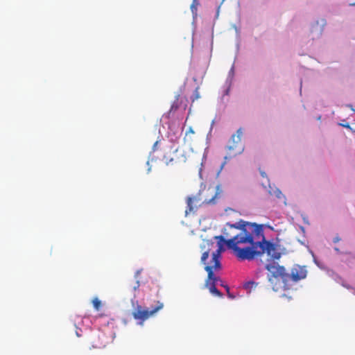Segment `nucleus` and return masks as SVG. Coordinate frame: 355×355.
<instances>
[{"instance_id":"nucleus-12","label":"nucleus","mask_w":355,"mask_h":355,"mask_svg":"<svg viewBox=\"0 0 355 355\" xmlns=\"http://www.w3.org/2000/svg\"><path fill=\"white\" fill-rule=\"evenodd\" d=\"M274 194L279 199H281L282 198H284V196L283 195L282 191L278 189H277L274 191Z\"/></svg>"},{"instance_id":"nucleus-15","label":"nucleus","mask_w":355,"mask_h":355,"mask_svg":"<svg viewBox=\"0 0 355 355\" xmlns=\"http://www.w3.org/2000/svg\"><path fill=\"white\" fill-rule=\"evenodd\" d=\"M158 143H159V141H155V143L154 144V145H153V150H155L157 149V147Z\"/></svg>"},{"instance_id":"nucleus-5","label":"nucleus","mask_w":355,"mask_h":355,"mask_svg":"<svg viewBox=\"0 0 355 355\" xmlns=\"http://www.w3.org/2000/svg\"><path fill=\"white\" fill-rule=\"evenodd\" d=\"M242 135L243 130L241 128L236 131V135H233L231 137L230 144L227 146V148L230 151H234L232 153L233 155L241 153L243 150V148L241 144Z\"/></svg>"},{"instance_id":"nucleus-17","label":"nucleus","mask_w":355,"mask_h":355,"mask_svg":"<svg viewBox=\"0 0 355 355\" xmlns=\"http://www.w3.org/2000/svg\"><path fill=\"white\" fill-rule=\"evenodd\" d=\"M139 286V282L137 281L136 285L134 286V289L136 290Z\"/></svg>"},{"instance_id":"nucleus-10","label":"nucleus","mask_w":355,"mask_h":355,"mask_svg":"<svg viewBox=\"0 0 355 355\" xmlns=\"http://www.w3.org/2000/svg\"><path fill=\"white\" fill-rule=\"evenodd\" d=\"M257 286V284L254 282H248L244 284V288L245 289L251 290L252 288H255Z\"/></svg>"},{"instance_id":"nucleus-11","label":"nucleus","mask_w":355,"mask_h":355,"mask_svg":"<svg viewBox=\"0 0 355 355\" xmlns=\"http://www.w3.org/2000/svg\"><path fill=\"white\" fill-rule=\"evenodd\" d=\"M209 251L207 250V251L204 252L201 257L202 263L206 264L207 259L209 258Z\"/></svg>"},{"instance_id":"nucleus-14","label":"nucleus","mask_w":355,"mask_h":355,"mask_svg":"<svg viewBox=\"0 0 355 355\" xmlns=\"http://www.w3.org/2000/svg\"><path fill=\"white\" fill-rule=\"evenodd\" d=\"M341 125L345 127V128H346L352 130L351 126L348 123H347V124H341Z\"/></svg>"},{"instance_id":"nucleus-8","label":"nucleus","mask_w":355,"mask_h":355,"mask_svg":"<svg viewBox=\"0 0 355 355\" xmlns=\"http://www.w3.org/2000/svg\"><path fill=\"white\" fill-rule=\"evenodd\" d=\"M195 134V132L192 127H189L185 133V136L184 137V142H192L193 141V136Z\"/></svg>"},{"instance_id":"nucleus-2","label":"nucleus","mask_w":355,"mask_h":355,"mask_svg":"<svg viewBox=\"0 0 355 355\" xmlns=\"http://www.w3.org/2000/svg\"><path fill=\"white\" fill-rule=\"evenodd\" d=\"M206 192L211 194V197L210 198H205L202 200L201 197L202 192H199L197 195L193 196L187 197V208L185 210L186 216L191 213H195L198 208L202 205H212L216 203V198L218 196V193L215 192L211 188H208Z\"/></svg>"},{"instance_id":"nucleus-6","label":"nucleus","mask_w":355,"mask_h":355,"mask_svg":"<svg viewBox=\"0 0 355 355\" xmlns=\"http://www.w3.org/2000/svg\"><path fill=\"white\" fill-rule=\"evenodd\" d=\"M205 270L208 273L207 279L206 281V286L209 288V291L212 294L220 297L222 294L216 287V283L218 280V278L214 274L213 267H209V265H207L205 267Z\"/></svg>"},{"instance_id":"nucleus-18","label":"nucleus","mask_w":355,"mask_h":355,"mask_svg":"<svg viewBox=\"0 0 355 355\" xmlns=\"http://www.w3.org/2000/svg\"><path fill=\"white\" fill-rule=\"evenodd\" d=\"M139 273H140V271L139 270H137L135 273V277L137 278L138 276L139 275Z\"/></svg>"},{"instance_id":"nucleus-20","label":"nucleus","mask_w":355,"mask_h":355,"mask_svg":"<svg viewBox=\"0 0 355 355\" xmlns=\"http://www.w3.org/2000/svg\"><path fill=\"white\" fill-rule=\"evenodd\" d=\"M262 176H265V173H261Z\"/></svg>"},{"instance_id":"nucleus-7","label":"nucleus","mask_w":355,"mask_h":355,"mask_svg":"<svg viewBox=\"0 0 355 355\" xmlns=\"http://www.w3.org/2000/svg\"><path fill=\"white\" fill-rule=\"evenodd\" d=\"M306 275L307 271L304 266L295 265L292 268L291 273H288L289 282L293 281L294 282H297L304 279L306 277Z\"/></svg>"},{"instance_id":"nucleus-4","label":"nucleus","mask_w":355,"mask_h":355,"mask_svg":"<svg viewBox=\"0 0 355 355\" xmlns=\"http://www.w3.org/2000/svg\"><path fill=\"white\" fill-rule=\"evenodd\" d=\"M163 307L164 304L159 301H157L156 305L151 309H145L141 306L138 305L132 312V316L135 320L139 321L140 324H142L145 320L155 315Z\"/></svg>"},{"instance_id":"nucleus-19","label":"nucleus","mask_w":355,"mask_h":355,"mask_svg":"<svg viewBox=\"0 0 355 355\" xmlns=\"http://www.w3.org/2000/svg\"><path fill=\"white\" fill-rule=\"evenodd\" d=\"M76 335L79 337L80 335L79 334V332H76Z\"/></svg>"},{"instance_id":"nucleus-16","label":"nucleus","mask_w":355,"mask_h":355,"mask_svg":"<svg viewBox=\"0 0 355 355\" xmlns=\"http://www.w3.org/2000/svg\"><path fill=\"white\" fill-rule=\"evenodd\" d=\"M340 240V239L338 236H336V237L334 239V243H337V242H338Z\"/></svg>"},{"instance_id":"nucleus-9","label":"nucleus","mask_w":355,"mask_h":355,"mask_svg":"<svg viewBox=\"0 0 355 355\" xmlns=\"http://www.w3.org/2000/svg\"><path fill=\"white\" fill-rule=\"evenodd\" d=\"M92 304H93L94 309L96 311H98L100 309V308L101 306V302L98 297H94L92 300Z\"/></svg>"},{"instance_id":"nucleus-13","label":"nucleus","mask_w":355,"mask_h":355,"mask_svg":"<svg viewBox=\"0 0 355 355\" xmlns=\"http://www.w3.org/2000/svg\"><path fill=\"white\" fill-rule=\"evenodd\" d=\"M195 3H196L198 4L197 0H193V2L192 3V5L191 6V8L193 12V9H196V6H195Z\"/></svg>"},{"instance_id":"nucleus-1","label":"nucleus","mask_w":355,"mask_h":355,"mask_svg":"<svg viewBox=\"0 0 355 355\" xmlns=\"http://www.w3.org/2000/svg\"><path fill=\"white\" fill-rule=\"evenodd\" d=\"M231 227L239 229L240 232L233 238L225 240L222 235L216 236L214 239L218 241V249L212 254L213 270H220V254L225 251L224 245L232 250L235 256L241 260H252L256 257L266 253L272 259H279L281 253L277 246L266 239L263 233V226L256 223H249L241 220L238 223Z\"/></svg>"},{"instance_id":"nucleus-3","label":"nucleus","mask_w":355,"mask_h":355,"mask_svg":"<svg viewBox=\"0 0 355 355\" xmlns=\"http://www.w3.org/2000/svg\"><path fill=\"white\" fill-rule=\"evenodd\" d=\"M268 257H270L269 261H272L266 265V269L270 272L268 275L269 282L272 283L273 279H281L284 284V286L287 288L289 283L288 272L286 271L284 266H279L275 263L274 261L275 259H272L270 256Z\"/></svg>"}]
</instances>
